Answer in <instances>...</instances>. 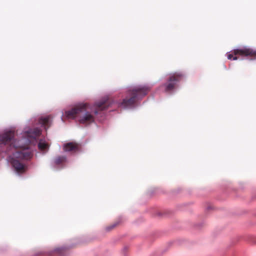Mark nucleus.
<instances>
[{
  "mask_svg": "<svg viewBox=\"0 0 256 256\" xmlns=\"http://www.w3.org/2000/svg\"><path fill=\"white\" fill-rule=\"evenodd\" d=\"M184 74L182 72H177L170 74L168 82L164 86L165 87V92H170L176 88V84L184 78Z\"/></svg>",
  "mask_w": 256,
  "mask_h": 256,
  "instance_id": "nucleus-4",
  "label": "nucleus"
},
{
  "mask_svg": "<svg viewBox=\"0 0 256 256\" xmlns=\"http://www.w3.org/2000/svg\"><path fill=\"white\" fill-rule=\"evenodd\" d=\"M66 157L64 156H58L54 160V163L56 165H59L66 162Z\"/></svg>",
  "mask_w": 256,
  "mask_h": 256,
  "instance_id": "nucleus-9",
  "label": "nucleus"
},
{
  "mask_svg": "<svg viewBox=\"0 0 256 256\" xmlns=\"http://www.w3.org/2000/svg\"><path fill=\"white\" fill-rule=\"evenodd\" d=\"M38 148L39 150L43 151L48 149V145L47 144L40 141L38 144Z\"/></svg>",
  "mask_w": 256,
  "mask_h": 256,
  "instance_id": "nucleus-10",
  "label": "nucleus"
},
{
  "mask_svg": "<svg viewBox=\"0 0 256 256\" xmlns=\"http://www.w3.org/2000/svg\"><path fill=\"white\" fill-rule=\"evenodd\" d=\"M228 58L229 60H231L232 58L234 60H238V57L237 56H234L232 54H228Z\"/></svg>",
  "mask_w": 256,
  "mask_h": 256,
  "instance_id": "nucleus-12",
  "label": "nucleus"
},
{
  "mask_svg": "<svg viewBox=\"0 0 256 256\" xmlns=\"http://www.w3.org/2000/svg\"><path fill=\"white\" fill-rule=\"evenodd\" d=\"M234 55L239 54L245 56H256V50H254L252 48H246L234 50Z\"/></svg>",
  "mask_w": 256,
  "mask_h": 256,
  "instance_id": "nucleus-5",
  "label": "nucleus"
},
{
  "mask_svg": "<svg viewBox=\"0 0 256 256\" xmlns=\"http://www.w3.org/2000/svg\"><path fill=\"white\" fill-rule=\"evenodd\" d=\"M80 148V145L75 142H69L64 144L63 150L65 152H76Z\"/></svg>",
  "mask_w": 256,
  "mask_h": 256,
  "instance_id": "nucleus-6",
  "label": "nucleus"
},
{
  "mask_svg": "<svg viewBox=\"0 0 256 256\" xmlns=\"http://www.w3.org/2000/svg\"><path fill=\"white\" fill-rule=\"evenodd\" d=\"M118 224V222H114L106 227L105 230L106 232H110L115 228Z\"/></svg>",
  "mask_w": 256,
  "mask_h": 256,
  "instance_id": "nucleus-11",
  "label": "nucleus"
},
{
  "mask_svg": "<svg viewBox=\"0 0 256 256\" xmlns=\"http://www.w3.org/2000/svg\"><path fill=\"white\" fill-rule=\"evenodd\" d=\"M39 122L44 127L46 130L50 126L51 117L50 116H48L46 117L41 118L39 120Z\"/></svg>",
  "mask_w": 256,
  "mask_h": 256,
  "instance_id": "nucleus-8",
  "label": "nucleus"
},
{
  "mask_svg": "<svg viewBox=\"0 0 256 256\" xmlns=\"http://www.w3.org/2000/svg\"><path fill=\"white\" fill-rule=\"evenodd\" d=\"M150 90V87L146 86H138L128 92V96L118 104V106L123 108L133 106L136 101L146 96Z\"/></svg>",
  "mask_w": 256,
  "mask_h": 256,
  "instance_id": "nucleus-3",
  "label": "nucleus"
},
{
  "mask_svg": "<svg viewBox=\"0 0 256 256\" xmlns=\"http://www.w3.org/2000/svg\"><path fill=\"white\" fill-rule=\"evenodd\" d=\"M14 137V132L9 131L0 135V145L8 143Z\"/></svg>",
  "mask_w": 256,
  "mask_h": 256,
  "instance_id": "nucleus-7",
  "label": "nucleus"
},
{
  "mask_svg": "<svg viewBox=\"0 0 256 256\" xmlns=\"http://www.w3.org/2000/svg\"><path fill=\"white\" fill-rule=\"evenodd\" d=\"M40 134L41 130L39 128H30L24 132L22 137L26 145L18 146L22 148V150L14 153V158L11 162L12 166L18 173L22 174L26 172V167L18 160H28L32 157V154L31 150L28 148V144L35 140Z\"/></svg>",
  "mask_w": 256,
  "mask_h": 256,
  "instance_id": "nucleus-2",
  "label": "nucleus"
},
{
  "mask_svg": "<svg viewBox=\"0 0 256 256\" xmlns=\"http://www.w3.org/2000/svg\"><path fill=\"white\" fill-rule=\"evenodd\" d=\"M109 106L108 100H101L94 104L95 110H92L87 103H80L76 105L71 110L65 112L64 116L68 119L78 118L80 124L86 126L94 122L95 116L99 111L106 109Z\"/></svg>",
  "mask_w": 256,
  "mask_h": 256,
  "instance_id": "nucleus-1",
  "label": "nucleus"
}]
</instances>
